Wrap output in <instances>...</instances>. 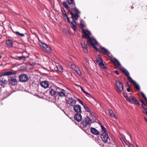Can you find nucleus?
Segmentation results:
<instances>
[{
    "mask_svg": "<svg viewBox=\"0 0 147 147\" xmlns=\"http://www.w3.org/2000/svg\"><path fill=\"white\" fill-rule=\"evenodd\" d=\"M49 90L50 94L55 97H56L57 96L63 97L66 96L65 91L57 86L53 85L51 86Z\"/></svg>",
    "mask_w": 147,
    "mask_h": 147,
    "instance_id": "f257e3e1",
    "label": "nucleus"
},
{
    "mask_svg": "<svg viewBox=\"0 0 147 147\" xmlns=\"http://www.w3.org/2000/svg\"><path fill=\"white\" fill-rule=\"evenodd\" d=\"M70 13L72 16L71 19L72 20V22H71V26L73 30L75 31L76 30V23L73 17L76 19L78 20L79 16V14L80 12L76 8H75L72 11L70 12Z\"/></svg>",
    "mask_w": 147,
    "mask_h": 147,
    "instance_id": "f03ea898",
    "label": "nucleus"
},
{
    "mask_svg": "<svg viewBox=\"0 0 147 147\" xmlns=\"http://www.w3.org/2000/svg\"><path fill=\"white\" fill-rule=\"evenodd\" d=\"M87 39V44L88 45H92L96 51L98 50V49L95 46V45L97 44V43L96 40L93 38H91L90 37L88 38Z\"/></svg>",
    "mask_w": 147,
    "mask_h": 147,
    "instance_id": "7ed1b4c3",
    "label": "nucleus"
},
{
    "mask_svg": "<svg viewBox=\"0 0 147 147\" xmlns=\"http://www.w3.org/2000/svg\"><path fill=\"white\" fill-rule=\"evenodd\" d=\"M39 45L42 48L44 51L48 53H50L51 51V49L50 47L47 44L41 42H39Z\"/></svg>",
    "mask_w": 147,
    "mask_h": 147,
    "instance_id": "20e7f679",
    "label": "nucleus"
},
{
    "mask_svg": "<svg viewBox=\"0 0 147 147\" xmlns=\"http://www.w3.org/2000/svg\"><path fill=\"white\" fill-rule=\"evenodd\" d=\"M8 82L7 78L2 74L0 76V85L3 87L5 86Z\"/></svg>",
    "mask_w": 147,
    "mask_h": 147,
    "instance_id": "39448f33",
    "label": "nucleus"
},
{
    "mask_svg": "<svg viewBox=\"0 0 147 147\" xmlns=\"http://www.w3.org/2000/svg\"><path fill=\"white\" fill-rule=\"evenodd\" d=\"M28 76L25 74H22L19 76V81L22 82H25L28 81Z\"/></svg>",
    "mask_w": 147,
    "mask_h": 147,
    "instance_id": "423d86ee",
    "label": "nucleus"
},
{
    "mask_svg": "<svg viewBox=\"0 0 147 147\" xmlns=\"http://www.w3.org/2000/svg\"><path fill=\"white\" fill-rule=\"evenodd\" d=\"M9 84L14 86L17 84V80L16 76L10 77L8 79Z\"/></svg>",
    "mask_w": 147,
    "mask_h": 147,
    "instance_id": "0eeeda50",
    "label": "nucleus"
},
{
    "mask_svg": "<svg viewBox=\"0 0 147 147\" xmlns=\"http://www.w3.org/2000/svg\"><path fill=\"white\" fill-rule=\"evenodd\" d=\"M116 89L118 92L120 93L123 90V86L122 83L119 81L116 82Z\"/></svg>",
    "mask_w": 147,
    "mask_h": 147,
    "instance_id": "6e6552de",
    "label": "nucleus"
},
{
    "mask_svg": "<svg viewBox=\"0 0 147 147\" xmlns=\"http://www.w3.org/2000/svg\"><path fill=\"white\" fill-rule=\"evenodd\" d=\"M92 123L91 119L88 117L85 118L84 120L82 122V124L84 127H86L87 125L90 124Z\"/></svg>",
    "mask_w": 147,
    "mask_h": 147,
    "instance_id": "1a4fd4ad",
    "label": "nucleus"
},
{
    "mask_svg": "<svg viewBox=\"0 0 147 147\" xmlns=\"http://www.w3.org/2000/svg\"><path fill=\"white\" fill-rule=\"evenodd\" d=\"M66 100L67 103L72 106H74L76 103V100L72 97L68 98Z\"/></svg>",
    "mask_w": 147,
    "mask_h": 147,
    "instance_id": "9d476101",
    "label": "nucleus"
},
{
    "mask_svg": "<svg viewBox=\"0 0 147 147\" xmlns=\"http://www.w3.org/2000/svg\"><path fill=\"white\" fill-rule=\"evenodd\" d=\"M82 31L84 34V35H82V37L83 38H85L86 39L90 37L91 34L90 32L87 30L82 29Z\"/></svg>",
    "mask_w": 147,
    "mask_h": 147,
    "instance_id": "9b49d317",
    "label": "nucleus"
},
{
    "mask_svg": "<svg viewBox=\"0 0 147 147\" xmlns=\"http://www.w3.org/2000/svg\"><path fill=\"white\" fill-rule=\"evenodd\" d=\"M101 138L102 141L105 143L107 142L108 140H109L108 134L105 132H104L101 134Z\"/></svg>",
    "mask_w": 147,
    "mask_h": 147,
    "instance_id": "f8f14e48",
    "label": "nucleus"
},
{
    "mask_svg": "<svg viewBox=\"0 0 147 147\" xmlns=\"http://www.w3.org/2000/svg\"><path fill=\"white\" fill-rule=\"evenodd\" d=\"M128 79L130 83H132L135 85V87L136 89L138 90H140V87L139 85L137 84L135 82L133 81L130 76L128 77Z\"/></svg>",
    "mask_w": 147,
    "mask_h": 147,
    "instance_id": "ddd939ff",
    "label": "nucleus"
},
{
    "mask_svg": "<svg viewBox=\"0 0 147 147\" xmlns=\"http://www.w3.org/2000/svg\"><path fill=\"white\" fill-rule=\"evenodd\" d=\"M41 86L44 88H46L49 87V82L47 81H42L40 83Z\"/></svg>",
    "mask_w": 147,
    "mask_h": 147,
    "instance_id": "4468645a",
    "label": "nucleus"
},
{
    "mask_svg": "<svg viewBox=\"0 0 147 147\" xmlns=\"http://www.w3.org/2000/svg\"><path fill=\"white\" fill-rule=\"evenodd\" d=\"M74 111L78 113H81L82 112L81 107V106L78 105H74Z\"/></svg>",
    "mask_w": 147,
    "mask_h": 147,
    "instance_id": "2eb2a0df",
    "label": "nucleus"
},
{
    "mask_svg": "<svg viewBox=\"0 0 147 147\" xmlns=\"http://www.w3.org/2000/svg\"><path fill=\"white\" fill-rule=\"evenodd\" d=\"M74 118L78 122L81 121L82 119V116L80 113L76 114L74 116Z\"/></svg>",
    "mask_w": 147,
    "mask_h": 147,
    "instance_id": "dca6fc26",
    "label": "nucleus"
},
{
    "mask_svg": "<svg viewBox=\"0 0 147 147\" xmlns=\"http://www.w3.org/2000/svg\"><path fill=\"white\" fill-rule=\"evenodd\" d=\"M16 72L14 71H10L6 72L4 73L2 75L5 76H10L12 74H16Z\"/></svg>",
    "mask_w": 147,
    "mask_h": 147,
    "instance_id": "f3484780",
    "label": "nucleus"
},
{
    "mask_svg": "<svg viewBox=\"0 0 147 147\" xmlns=\"http://www.w3.org/2000/svg\"><path fill=\"white\" fill-rule=\"evenodd\" d=\"M99 51L101 53H104L106 55L109 54V52L104 48L101 47L99 49Z\"/></svg>",
    "mask_w": 147,
    "mask_h": 147,
    "instance_id": "a211bd4d",
    "label": "nucleus"
},
{
    "mask_svg": "<svg viewBox=\"0 0 147 147\" xmlns=\"http://www.w3.org/2000/svg\"><path fill=\"white\" fill-rule=\"evenodd\" d=\"M61 11L62 13L63 16L65 19L67 18L68 22H69V18L67 17V16L66 13L65 9L63 8H61Z\"/></svg>",
    "mask_w": 147,
    "mask_h": 147,
    "instance_id": "6ab92c4d",
    "label": "nucleus"
},
{
    "mask_svg": "<svg viewBox=\"0 0 147 147\" xmlns=\"http://www.w3.org/2000/svg\"><path fill=\"white\" fill-rule=\"evenodd\" d=\"M55 69L57 71L61 72L63 71V67L60 65H58L56 66L55 68Z\"/></svg>",
    "mask_w": 147,
    "mask_h": 147,
    "instance_id": "aec40b11",
    "label": "nucleus"
},
{
    "mask_svg": "<svg viewBox=\"0 0 147 147\" xmlns=\"http://www.w3.org/2000/svg\"><path fill=\"white\" fill-rule=\"evenodd\" d=\"M13 41L12 40H9L6 41V44L9 47H11L13 46Z\"/></svg>",
    "mask_w": 147,
    "mask_h": 147,
    "instance_id": "412c9836",
    "label": "nucleus"
},
{
    "mask_svg": "<svg viewBox=\"0 0 147 147\" xmlns=\"http://www.w3.org/2000/svg\"><path fill=\"white\" fill-rule=\"evenodd\" d=\"M82 47L84 52L85 53L87 52V47L86 43L83 42H81Z\"/></svg>",
    "mask_w": 147,
    "mask_h": 147,
    "instance_id": "4be33fe9",
    "label": "nucleus"
},
{
    "mask_svg": "<svg viewBox=\"0 0 147 147\" xmlns=\"http://www.w3.org/2000/svg\"><path fill=\"white\" fill-rule=\"evenodd\" d=\"M91 132L93 134L95 135L99 134V132L96 129L92 128L91 130Z\"/></svg>",
    "mask_w": 147,
    "mask_h": 147,
    "instance_id": "5701e85b",
    "label": "nucleus"
},
{
    "mask_svg": "<svg viewBox=\"0 0 147 147\" xmlns=\"http://www.w3.org/2000/svg\"><path fill=\"white\" fill-rule=\"evenodd\" d=\"M74 71L79 76H82V74L81 71L79 67H77V68L76 69H75Z\"/></svg>",
    "mask_w": 147,
    "mask_h": 147,
    "instance_id": "b1692460",
    "label": "nucleus"
},
{
    "mask_svg": "<svg viewBox=\"0 0 147 147\" xmlns=\"http://www.w3.org/2000/svg\"><path fill=\"white\" fill-rule=\"evenodd\" d=\"M112 61L113 63L117 66H119L120 65V64L119 61L116 59H114L112 60Z\"/></svg>",
    "mask_w": 147,
    "mask_h": 147,
    "instance_id": "393cba45",
    "label": "nucleus"
},
{
    "mask_svg": "<svg viewBox=\"0 0 147 147\" xmlns=\"http://www.w3.org/2000/svg\"><path fill=\"white\" fill-rule=\"evenodd\" d=\"M84 108L85 110L87 111V112L90 113L89 116H91L92 115V114L91 111V110L90 109L89 107L86 106H85V105L84 106Z\"/></svg>",
    "mask_w": 147,
    "mask_h": 147,
    "instance_id": "a878e982",
    "label": "nucleus"
},
{
    "mask_svg": "<svg viewBox=\"0 0 147 147\" xmlns=\"http://www.w3.org/2000/svg\"><path fill=\"white\" fill-rule=\"evenodd\" d=\"M130 100L131 101V99L133 101L135 102V103L139 105V103L138 101L137 100V99L134 97L131 96H130Z\"/></svg>",
    "mask_w": 147,
    "mask_h": 147,
    "instance_id": "bb28decb",
    "label": "nucleus"
},
{
    "mask_svg": "<svg viewBox=\"0 0 147 147\" xmlns=\"http://www.w3.org/2000/svg\"><path fill=\"white\" fill-rule=\"evenodd\" d=\"M109 113L111 116L114 117L115 118H116V116L114 114L113 111L111 110H109Z\"/></svg>",
    "mask_w": 147,
    "mask_h": 147,
    "instance_id": "cd10ccee",
    "label": "nucleus"
},
{
    "mask_svg": "<svg viewBox=\"0 0 147 147\" xmlns=\"http://www.w3.org/2000/svg\"><path fill=\"white\" fill-rule=\"evenodd\" d=\"M71 74L70 73H67L65 74V77L67 79L71 78L70 76H71Z\"/></svg>",
    "mask_w": 147,
    "mask_h": 147,
    "instance_id": "c85d7f7f",
    "label": "nucleus"
},
{
    "mask_svg": "<svg viewBox=\"0 0 147 147\" xmlns=\"http://www.w3.org/2000/svg\"><path fill=\"white\" fill-rule=\"evenodd\" d=\"M19 60L24 61L26 60V58L24 56L19 57Z\"/></svg>",
    "mask_w": 147,
    "mask_h": 147,
    "instance_id": "c756f323",
    "label": "nucleus"
},
{
    "mask_svg": "<svg viewBox=\"0 0 147 147\" xmlns=\"http://www.w3.org/2000/svg\"><path fill=\"white\" fill-rule=\"evenodd\" d=\"M123 96L128 101L131 102L130 98V96H129V97H128L126 94H123Z\"/></svg>",
    "mask_w": 147,
    "mask_h": 147,
    "instance_id": "7c9ffc66",
    "label": "nucleus"
},
{
    "mask_svg": "<svg viewBox=\"0 0 147 147\" xmlns=\"http://www.w3.org/2000/svg\"><path fill=\"white\" fill-rule=\"evenodd\" d=\"M15 33L16 35H19L22 37H23L24 36V35L23 34L20 33L18 32H15Z\"/></svg>",
    "mask_w": 147,
    "mask_h": 147,
    "instance_id": "2f4dec72",
    "label": "nucleus"
},
{
    "mask_svg": "<svg viewBox=\"0 0 147 147\" xmlns=\"http://www.w3.org/2000/svg\"><path fill=\"white\" fill-rule=\"evenodd\" d=\"M63 4L65 8L67 9H69V7L67 5V3L66 2H63Z\"/></svg>",
    "mask_w": 147,
    "mask_h": 147,
    "instance_id": "473e14b6",
    "label": "nucleus"
},
{
    "mask_svg": "<svg viewBox=\"0 0 147 147\" xmlns=\"http://www.w3.org/2000/svg\"><path fill=\"white\" fill-rule=\"evenodd\" d=\"M71 68L74 70H75V69H76L77 68V67H78L76 65H75L74 64H72V65L71 66Z\"/></svg>",
    "mask_w": 147,
    "mask_h": 147,
    "instance_id": "72a5a7b5",
    "label": "nucleus"
},
{
    "mask_svg": "<svg viewBox=\"0 0 147 147\" xmlns=\"http://www.w3.org/2000/svg\"><path fill=\"white\" fill-rule=\"evenodd\" d=\"M123 71L124 72V73L126 75L128 76H128H129V72L126 69H123Z\"/></svg>",
    "mask_w": 147,
    "mask_h": 147,
    "instance_id": "f704fd0d",
    "label": "nucleus"
},
{
    "mask_svg": "<svg viewBox=\"0 0 147 147\" xmlns=\"http://www.w3.org/2000/svg\"><path fill=\"white\" fill-rule=\"evenodd\" d=\"M99 64L100 66H102L104 68H106V66H105V65L103 63V62L102 61V60L100 62Z\"/></svg>",
    "mask_w": 147,
    "mask_h": 147,
    "instance_id": "c9c22d12",
    "label": "nucleus"
},
{
    "mask_svg": "<svg viewBox=\"0 0 147 147\" xmlns=\"http://www.w3.org/2000/svg\"><path fill=\"white\" fill-rule=\"evenodd\" d=\"M101 127L102 130L104 131V132L106 133V129L104 126L101 125Z\"/></svg>",
    "mask_w": 147,
    "mask_h": 147,
    "instance_id": "e433bc0d",
    "label": "nucleus"
},
{
    "mask_svg": "<svg viewBox=\"0 0 147 147\" xmlns=\"http://www.w3.org/2000/svg\"><path fill=\"white\" fill-rule=\"evenodd\" d=\"M67 1L69 4H72L74 2L73 0H67Z\"/></svg>",
    "mask_w": 147,
    "mask_h": 147,
    "instance_id": "4c0bfd02",
    "label": "nucleus"
},
{
    "mask_svg": "<svg viewBox=\"0 0 147 147\" xmlns=\"http://www.w3.org/2000/svg\"><path fill=\"white\" fill-rule=\"evenodd\" d=\"M80 88H81L82 91L84 92L86 94H89V93H87V92H86L85 90H84L83 89V88H82V87L81 86H80Z\"/></svg>",
    "mask_w": 147,
    "mask_h": 147,
    "instance_id": "58836bf2",
    "label": "nucleus"
},
{
    "mask_svg": "<svg viewBox=\"0 0 147 147\" xmlns=\"http://www.w3.org/2000/svg\"><path fill=\"white\" fill-rule=\"evenodd\" d=\"M102 60V59L99 57L97 58L96 60V61L97 62H100V61H101Z\"/></svg>",
    "mask_w": 147,
    "mask_h": 147,
    "instance_id": "ea45409f",
    "label": "nucleus"
},
{
    "mask_svg": "<svg viewBox=\"0 0 147 147\" xmlns=\"http://www.w3.org/2000/svg\"><path fill=\"white\" fill-rule=\"evenodd\" d=\"M67 63L69 65H70L71 66V65L73 64V63H72L71 62H70L69 61H67Z\"/></svg>",
    "mask_w": 147,
    "mask_h": 147,
    "instance_id": "a19ab883",
    "label": "nucleus"
},
{
    "mask_svg": "<svg viewBox=\"0 0 147 147\" xmlns=\"http://www.w3.org/2000/svg\"><path fill=\"white\" fill-rule=\"evenodd\" d=\"M80 26L82 28L84 27V26L83 24L81 23L80 24Z\"/></svg>",
    "mask_w": 147,
    "mask_h": 147,
    "instance_id": "79ce46f5",
    "label": "nucleus"
},
{
    "mask_svg": "<svg viewBox=\"0 0 147 147\" xmlns=\"http://www.w3.org/2000/svg\"><path fill=\"white\" fill-rule=\"evenodd\" d=\"M35 64L36 63L35 62H32L30 64V65L31 66H34Z\"/></svg>",
    "mask_w": 147,
    "mask_h": 147,
    "instance_id": "37998d69",
    "label": "nucleus"
},
{
    "mask_svg": "<svg viewBox=\"0 0 147 147\" xmlns=\"http://www.w3.org/2000/svg\"><path fill=\"white\" fill-rule=\"evenodd\" d=\"M115 73L117 74V75H119V73L117 71H115Z\"/></svg>",
    "mask_w": 147,
    "mask_h": 147,
    "instance_id": "c03bdc74",
    "label": "nucleus"
},
{
    "mask_svg": "<svg viewBox=\"0 0 147 147\" xmlns=\"http://www.w3.org/2000/svg\"><path fill=\"white\" fill-rule=\"evenodd\" d=\"M129 147H134V146L132 144H129Z\"/></svg>",
    "mask_w": 147,
    "mask_h": 147,
    "instance_id": "a18cd8bd",
    "label": "nucleus"
},
{
    "mask_svg": "<svg viewBox=\"0 0 147 147\" xmlns=\"http://www.w3.org/2000/svg\"><path fill=\"white\" fill-rule=\"evenodd\" d=\"M140 101L142 103H144V101H143L142 99H140Z\"/></svg>",
    "mask_w": 147,
    "mask_h": 147,
    "instance_id": "49530a36",
    "label": "nucleus"
},
{
    "mask_svg": "<svg viewBox=\"0 0 147 147\" xmlns=\"http://www.w3.org/2000/svg\"><path fill=\"white\" fill-rule=\"evenodd\" d=\"M80 103L82 105H83L84 106H85L83 104V102H82V101H81L80 102Z\"/></svg>",
    "mask_w": 147,
    "mask_h": 147,
    "instance_id": "de8ad7c7",
    "label": "nucleus"
},
{
    "mask_svg": "<svg viewBox=\"0 0 147 147\" xmlns=\"http://www.w3.org/2000/svg\"><path fill=\"white\" fill-rule=\"evenodd\" d=\"M127 90L128 92H129L130 91V90L129 88H127Z\"/></svg>",
    "mask_w": 147,
    "mask_h": 147,
    "instance_id": "09e8293b",
    "label": "nucleus"
},
{
    "mask_svg": "<svg viewBox=\"0 0 147 147\" xmlns=\"http://www.w3.org/2000/svg\"><path fill=\"white\" fill-rule=\"evenodd\" d=\"M85 60L86 62H88L89 61V60L88 59H86Z\"/></svg>",
    "mask_w": 147,
    "mask_h": 147,
    "instance_id": "8fccbe9b",
    "label": "nucleus"
},
{
    "mask_svg": "<svg viewBox=\"0 0 147 147\" xmlns=\"http://www.w3.org/2000/svg\"><path fill=\"white\" fill-rule=\"evenodd\" d=\"M77 99L78 100V101L80 103V102L82 101V100H81L80 99H78V98Z\"/></svg>",
    "mask_w": 147,
    "mask_h": 147,
    "instance_id": "3c124183",
    "label": "nucleus"
},
{
    "mask_svg": "<svg viewBox=\"0 0 147 147\" xmlns=\"http://www.w3.org/2000/svg\"><path fill=\"white\" fill-rule=\"evenodd\" d=\"M77 99L78 100V101L80 103V102L82 101V100H81L80 99H78V98Z\"/></svg>",
    "mask_w": 147,
    "mask_h": 147,
    "instance_id": "603ef678",
    "label": "nucleus"
},
{
    "mask_svg": "<svg viewBox=\"0 0 147 147\" xmlns=\"http://www.w3.org/2000/svg\"><path fill=\"white\" fill-rule=\"evenodd\" d=\"M16 59L17 60H19V57H17L16 58Z\"/></svg>",
    "mask_w": 147,
    "mask_h": 147,
    "instance_id": "864d4df0",
    "label": "nucleus"
},
{
    "mask_svg": "<svg viewBox=\"0 0 147 147\" xmlns=\"http://www.w3.org/2000/svg\"><path fill=\"white\" fill-rule=\"evenodd\" d=\"M144 119L147 122V119L145 117H144Z\"/></svg>",
    "mask_w": 147,
    "mask_h": 147,
    "instance_id": "5fc2aeb1",
    "label": "nucleus"
},
{
    "mask_svg": "<svg viewBox=\"0 0 147 147\" xmlns=\"http://www.w3.org/2000/svg\"><path fill=\"white\" fill-rule=\"evenodd\" d=\"M144 109L145 110V111H147V109L146 108H145V107H144Z\"/></svg>",
    "mask_w": 147,
    "mask_h": 147,
    "instance_id": "6e6d98bb",
    "label": "nucleus"
},
{
    "mask_svg": "<svg viewBox=\"0 0 147 147\" xmlns=\"http://www.w3.org/2000/svg\"><path fill=\"white\" fill-rule=\"evenodd\" d=\"M143 112L144 113H146L147 115V111L144 112V111H143Z\"/></svg>",
    "mask_w": 147,
    "mask_h": 147,
    "instance_id": "4d7b16f0",
    "label": "nucleus"
},
{
    "mask_svg": "<svg viewBox=\"0 0 147 147\" xmlns=\"http://www.w3.org/2000/svg\"><path fill=\"white\" fill-rule=\"evenodd\" d=\"M82 64L84 66V67H85V64L84 63H82Z\"/></svg>",
    "mask_w": 147,
    "mask_h": 147,
    "instance_id": "13d9d810",
    "label": "nucleus"
},
{
    "mask_svg": "<svg viewBox=\"0 0 147 147\" xmlns=\"http://www.w3.org/2000/svg\"><path fill=\"white\" fill-rule=\"evenodd\" d=\"M136 147H139V146L137 144L136 145Z\"/></svg>",
    "mask_w": 147,
    "mask_h": 147,
    "instance_id": "bf43d9fd",
    "label": "nucleus"
},
{
    "mask_svg": "<svg viewBox=\"0 0 147 147\" xmlns=\"http://www.w3.org/2000/svg\"><path fill=\"white\" fill-rule=\"evenodd\" d=\"M1 58V56H0V59Z\"/></svg>",
    "mask_w": 147,
    "mask_h": 147,
    "instance_id": "052dcab7",
    "label": "nucleus"
},
{
    "mask_svg": "<svg viewBox=\"0 0 147 147\" xmlns=\"http://www.w3.org/2000/svg\"><path fill=\"white\" fill-rule=\"evenodd\" d=\"M122 143H123V144H124V142H122Z\"/></svg>",
    "mask_w": 147,
    "mask_h": 147,
    "instance_id": "680f3d73",
    "label": "nucleus"
},
{
    "mask_svg": "<svg viewBox=\"0 0 147 147\" xmlns=\"http://www.w3.org/2000/svg\"><path fill=\"white\" fill-rule=\"evenodd\" d=\"M124 141V143H125V142L124 141Z\"/></svg>",
    "mask_w": 147,
    "mask_h": 147,
    "instance_id": "e2e57ef3",
    "label": "nucleus"
},
{
    "mask_svg": "<svg viewBox=\"0 0 147 147\" xmlns=\"http://www.w3.org/2000/svg\"><path fill=\"white\" fill-rule=\"evenodd\" d=\"M121 141H122V142H123V140H121Z\"/></svg>",
    "mask_w": 147,
    "mask_h": 147,
    "instance_id": "0e129e2a",
    "label": "nucleus"
}]
</instances>
